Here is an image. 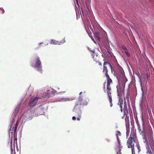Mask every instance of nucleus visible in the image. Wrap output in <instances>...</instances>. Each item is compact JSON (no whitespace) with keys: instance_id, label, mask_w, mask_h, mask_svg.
<instances>
[{"instance_id":"obj_1","label":"nucleus","mask_w":154,"mask_h":154,"mask_svg":"<svg viewBox=\"0 0 154 154\" xmlns=\"http://www.w3.org/2000/svg\"><path fill=\"white\" fill-rule=\"evenodd\" d=\"M109 65L107 64L106 65H104V69L103 71V74L105 75L106 78L107 83L106 86V89L105 87H104V92L107 93L108 97V100L110 103V107L112 106V99L111 96V85L112 84L113 82L112 79L110 78L108 75L109 70L107 69V67H109Z\"/></svg>"},{"instance_id":"obj_2","label":"nucleus","mask_w":154,"mask_h":154,"mask_svg":"<svg viewBox=\"0 0 154 154\" xmlns=\"http://www.w3.org/2000/svg\"><path fill=\"white\" fill-rule=\"evenodd\" d=\"M127 81V79L125 77L123 78L121 80L118 81V83L116 86L118 96L123 97L124 95L125 84Z\"/></svg>"},{"instance_id":"obj_3","label":"nucleus","mask_w":154,"mask_h":154,"mask_svg":"<svg viewBox=\"0 0 154 154\" xmlns=\"http://www.w3.org/2000/svg\"><path fill=\"white\" fill-rule=\"evenodd\" d=\"M136 134L133 132L131 133L130 137L128 138L127 142V145L128 148H131L132 152L133 153L134 151V143L136 142Z\"/></svg>"},{"instance_id":"obj_4","label":"nucleus","mask_w":154,"mask_h":154,"mask_svg":"<svg viewBox=\"0 0 154 154\" xmlns=\"http://www.w3.org/2000/svg\"><path fill=\"white\" fill-rule=\"evenodd\" d=\"M36 61L35 63V67H36L38 71L41 72L42 71L41 62L40 60V58L37 57L36 58Z\"/></svg>"},{"instance_id":"obj_5","label":"nucleus","mask_w":154,"mask_h":154,"mask_svg":"<svg viewBox=\"0 0 154 154\" xmlns=\"http://www.w3.org/2000/svg\"><path fill=\"white\" fill-rule=\"evenodd\" d=\"M38 99V97H32L29 100V106L30 107L34 106L36 104Z\"/></svg>"},{"instance_id":"obj_6","label":"nucleus","mask_w":154,"mask_h":154,"mask_svg":"<svg viewBox=\"0 0 154 154\" xmlns=\"http://www.w3.org/2000/svg\"><path fill=\"white\" fill-rule=\"evenodd\" d=\"M144 124H143L142 125L143 130H142L141 128L140 127H139L138 130L139 131V132L142 134V135L143 136V139H145L146 140V139H147V138L146 135V132L144 130Z\"/></svg>"},{"instance_id":"obj_7","label":"nucleus","mask_w":154,"mask_h":154,"mask_svg":"<svg viewBox=\"0 0 154 154\" xmlns=\"http://www.w3.org/2000/svg\"><path fill=\"white\" fill-rule=\"evenodd\" d=\"M103 61H104L103 63V70L104 69V65H106V64H108V65H109V67H107V69L108 70H109V69H110L111 70V73H113V69H112V65L109 62H108V61H106V59L105 58H104V59L103 60Z\"/></svg>"},{"instance_id":"obj_8","label":"nucleus","mask_w":154,"mask_h":154,"mask_svg":"<svg viewBox=\"0 0 154 154\" xmlns=\"http://www.w3.org/2000/svg\"><path fill=\"white\" fill-rule=\"evenodd\" d=\"M65 42V38L63 39V41L59 42L55 40H51L50 41V44L52 45H60L64 43Z\"/></svg>"},{"instance_id":"obj_9","label":"nucleus","mask_w":154,"mask_h":154,"mask_svg":"<svg viewBox=\"0 0 154 154\" xmlns=\"http://www.w3.org/2000/svg\"><path fill=\"white\" fill-rule=\"evenodd\" d=\"M124 116H126V117L125 118V120L126 122V123L129 122V116L128 117V109H125V110L124 109Z\"/></svg>"},{"instance_id":"obj_10","label":"nucleus","mask_w":154,"mask_h":154,"mask_svg":"<svg viewBox=\"0 0 154 154\" xmlns=\"http://www.w3.org/2000/svg\"><path fill=\"white\" fill-rule=\"evenodd\" d=\"M11 121H12V122H11V125L10 129V131H9V133H12L14 129V127H13V124L15 122L14 117V118L12 119Z\"/></svg>"},{"instance_id":"obj_11","label":"nucleus","mask_w":154,"mask_h":154,"mask_svg":"<svg viewBox=\"0 0 154 154\" xmlns=\"http://www.w3.org/2000/svg\"><path fill=\"white\" fill-rule=\"evenodd\" d=\"M117 70L119 74H123L124 72L122 68L119 64L117 65Z\"/></svg>"},{"instance_id":"obj_12","label":"nucleus","mask_w":154,"mask_h":154,"mask_svg":"<svg viewBox=\"0 0 154 154\" xmlns=\"http://www.w3.org/2000/svg\"><path fill=\"white\" fill-rule=\"evenodd\" d=\"M100 36V33L98 32H96L94 34V37L95 38L97 39L98 40L100 41L101 38Z\"/></svg>"},{"instance_id":"obj_13","label":"nucleus","mask_w":154,"mask_h":154,"mask_svg":"<svg viewBox=\"0 0 154 154\" xmlns=\"http://www.w3.org/2000/svg\"><path fill=\"white\" fill-rule=\"evenodd\" d=\"M14 144L15 143L17 144V131H14Z\"/></svg>"},{"instance_id":"obj_14","label":"nucleus","mask_w":154,"mask_h":154,"mask_svg":"<svg viewBox=\"0 0 154 154\" xmlns=\"http://www.w3.org/2000/svg\"><path fill=\"white\" fill-rule=\"evenodd\" d=\"M119 97V101L118 103V105H120L121 104H123V100L122 98L123 97Z\"/></svg>"},{"instance_id":"obj_15","label":"nucleus","mask_w":154,"mask_h":154,"mask_svg":"<svg viewBox=\"0 0 154 154\" xmlns=\"http://www.w3.org/2000/svg\"><path fill=\"white\" fill-rule=\"evenodd\" d=\"M20 119H18L15 125V126L14 129V131H17V129L18 126V125H19V123L20 122Z\"/></svg>"},{"instance_id":"obj_16","label":"nucleus","mask_w":154,"mask_h":154,"mask_svg":"<svg viewBox=\"0 0 154 154\" xmlns=\"http://www.w3.org/2000/svg\"><path fill=\"white\" fill-rule=\"evenodd\" d=\"M99 57L97 55H95V54L93 56V58L94 60L95 61L98 62V60H99Z\"/></svg>"},{"instance_id":"obj_17","label":"nucleus","mask_w":154,"mask_h":154,"mask_svg":"<svg viewBox=\"0 0 154 154\" xmlns=\"http://www.w3.org/2000/svg\"><path fill=\"white\" fill-rule=\"evenodd\" d=\"M82 100L81 99H79L75 103V106L78 105H81L82 104Z\"/></svg>"},{"instance_id":"obj_18","label":"nucleus","mask_w":154,"mask_h":154,"mask_svg":"<svg viewBox=\"0 0 154 154\" xmlns=\"http://www.w3.org/2000/svg\"><path fill=\"white\" fill-rule=\"evenodd\" d=\"M121 135V134L119 131H117L116 134V136L117 138V137H119V136H120Z\"/></svg>"},{"instance_id":"obj_19","label":"nucleus","mask_w":154,"mask_h":154,"mask_svg":"<svg viewBox=\"0 0 154 154\" xmlns=\"http://www.w3.org/2000/svg\"><path fill=\"white\" fill-rule=\"evenodd\" d=\"M117 140L118 143L119 144V145L120 148H122V146H121L120 140H119V137H117Z\"/></svg>"},{"instance_id":"obj_20","label":"nucleus","mask_w":154,"mask_h":154,"mask_svg":"<svg viewBox=\"0 0 154 154\" xmlns=\"http://www.w3.org/2000/svg\"><path fill=\"white\" fill-rule=\"evenodd\" d=\"M79 116L77 118V119L79 121L80 120V119L81 118V113H79L78 114Z\"/></svg>"},{"instance_id":"obj_21","label":"nucleus","mask_w":154,"mask_h":154,"mask_svg":"<svg viewBox=\"0 0 154 154\" xmlns=\"http://www.w3.org/2000/svg\"><path fill=\"white\" fill-rule=\"evenodd\" d=\"M12 137H11V151L12 152L13 151V149L12 148Z\"/></svg>"},{"instance_id":"obj_22","label":"nucleus","mask_w":154,"mask_h":154,"mask_svg":"<svg viewBox=\"0 0 154 154\" xmlns=\"http://www.w3.org/2000/svg\"><path fill=\"white\" fill-rule=\"evenodd\" d=\"M123 104H121L120 105H118L121 108L120 110L121 112H122L123 111V109H122V105Z\"/></svg>"},{"instance_id":"obj_23","label":"nucleus","mask_w":154,"mask_h":154,"mask_svg":"<svg viewBox=\"0 0 154 154\" xmlns=\"http://www.w3.org/2000/svg\"><path fill=\"white\" fill-rule=\"evenodd\" d=\"M95 62H96V63H98V64L99 66H102V65L101 63L99 61V60H98V62H97V61H95Z\"/></svg>"},{"instance_id":"obj_24","label":"nucleus","mask_w":154,"mask_h":154,"mask_svg":"<svg viewBox=\"0 0 154 154\" xmlns=\"http://www.w3.org/2000/svg\"><path fill=\"white\" fill-rule=\"evenodd\" d=\"M0 12L3 14L4 13V10L2 8H0Z\"/></svg>"},{"instance_id":"obj_25","label":"nucleus","mask_w":154,"mask_h":154,"mask_svg":"<svg viewBox=\"0 0 154 154\" xmlns=\"http://www.w3.org/2000/svg\"><path fill=\"white\" fill-rule=\"evenodd\" d=\"M56 92V91L54 90V89H52V91H51L52 93L53 94H54Z\"/></svg>"},{"instance_id":"obj_26","label":"nucleus","mask_w":154,"mask_h":154,"mask_svg":"<svg viewBox=\"0 0 154 154\" xmlns=\"http://www.w3.org/2000/svg\"><path fill=\"white\" fill-rule=\"evenodd\" d=\"M79 0H75L76 4L78 7L79 6Z\"/></svg>"},{"instance_id":"obj_27","label":"nucleus","mask_w":154,"mask_h":154,"mask_svg":"<svg viewBox=\"0 0 154 154\" xmlns=\"http://www.w3.org/2000/svg\"><path fill=\"white\" fill-rule=\"evenodd\" d=\"M121 149H120L119 150V151L118 152H117V154H122L121 153Z\"/></svg>"},{"instance_id":"obj_28","label":"nucleus","mask_w":154,"mask_h":154,"mask_svg":"<svg viewBox=\"0 0 154 154\" xmlns=\"http://www.w3.org/2000/svg\"><path fill=\"white\" fill-rule=\"evenodd\" d=\"M125 52L126 53V54L127 56H128V57L130 55H129V53L128 52L125 51Z\"/></svg>"},{"instance_id":"obj_29","label":"nucleus","mask_w":154,"mask_h":154,"mask_svg":"<svg viewBox=\"0 0 154 154\" xmlns=\"http://www.w3.org/2000/svg\"><path fill=\"white\" fill-rule=\"evenodd\" d=\"M128 95H129V94L127 93V95L125 97V98L126 99H127V98L128 99L129 98Z\"/></svg>"},{"instance_id":"obj_30","label":"nucleus","mask_w":154,"mask_h":154,"mask_svg":"<svg viewBox=\"0 0 154 154\" xmlns=\"http://www.w3.org/2000/svg\"><path fill=\"white\" fill-rule=\"evenodd\" d=\"M72 119L73 120H75L76 119V117L74 116L72 117Z\"/></svg>"},{"instance_id":"obj_31","label":"nucleus","mask_w":154,"mask_h":154,"mask_svg":"<svg viewBox=\"0 0 154 154\" xmlns=\"http://www.w3.org/2000/svg\"><path fill=\"white\" fill-rule=\"evenodd\" d=\"M19 107H18L17 109H16V111L17 112L18 111H19Z\"/></svg>"},{"instance_id":"obj_32","label":"nucleus","mask_w":154,"mask_h":154,"mask_svg":"<svg viewBox=\"0 0 154 154\" xmlns=\"http://www.w3.org/2000/svg\"><path fill=\"white\" fill-rule=\"evenodd\" d=\"M46 97H49V94H47V95L46 96Z\"/></svg>"},{"instance_id":"obj_33","label":"nucleus","mask_w":154,"mask_h":154,"mask_svg":"<svg viewBox=\"0 0 154 154\" xmlns=\"http://www.w3.org/2000/svg\"><path fill=\"white\" fill-rule=\"evenodd\" d=\"M132 154H135V151H134V152L133 153H132Z\"/></svg>"},{"instance_id":"obj_34","label":"nucleus","mask_w":154,"mask_h":154,"mask_svg":"<svg viewBox=\"0 0 154 154\" xmlns=\"http://www.w3.org/2000/svg\"><path fill=\"white\" fill-rule=\"evenodd\" d=\"M82 92H80V93H79V95H81V94H82Z\"/></svg>"},{"instance_id":"obj_35","label":"nucleus","mask_w":154,"mask_h":154,"mask_svg":"<svg viewBox=\"0 0 154 154\" xmlns=\"http://www.w3.org/2000/svg\"><path fill=\"white\" fill-rule=\"evenodd\" d=\"M42 43H40V44H39V45H40L42 44Z\"/></svg>"},{"instance_id":"obj_36","label":"nucleus","mask_w":154,"mask_h":154,"mask_svg":"<svg viewBox=\"0 0 154 154\" xmlns=\"http://www.w3.org/2000/svg\"><path fill=\"white\" fill-rule=\"evenodd\" d=\"M125 116H122V118H124V117H125Z\"/></svg>"},{"instance_id":"obj_37","label":"nucleus","mask_w":154,"mask_h":154,"mask_svg":"<svg viewBox=\"0 0 154 154\" xmlns=\"http://www.w3.org/2000/svg\"><path fill=\"white\" fill-rule=\"evenodd\" d=\"M125 103H126V102H125ZM126 105V106L127 107V105H126H126Z\"/></svg>"},{"instance_id":"obj_38","label":"nucleus","mask_w":154,"mask_h":154,"mask_svg":"<svg viewBox=\"0 0 154 154\" xmlns=\"http://www.w3.org/2000/svg\"><path fill=\"white\" fill-rule=\"evenodd\" d=\"M16 114H15V115L14 116V117L16 116Z\"/></svg>"},{"instance_id":"obj_39","label":"nucleus","mask_w":154,"mask_h":154,"mask_svg":"<svg viewBox=\"0 0 154 154\" xmlns=\"http://www.w3.org/2000/svg\"><path fill=\"white\" fill-rule=\"evenodd\" d=\"M84 93H85V91H84Z\"/></svg>"},{"instance_id":"obj_40","label":"nucleus","mask_w":154,"mask_h":154,"mask_svg":"<svg viewBox=\"0 0 154 154\" xmlns=\"http://www.w3.org/2000/svg\"><path fill=\"white\" fill-rule=\"evenodd\" d=\"M117 73H118V74H119V73H118V72H117Z\"/></svg>"}]
</instances>
